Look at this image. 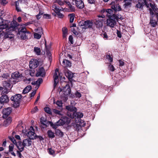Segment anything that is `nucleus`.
I'll return each instance as SVG.
<instances>
[{"instance_id": "obj_29", "label": "nucleus", "mask_w": 158, "mask_h": 158, "mask_svg": "<svg viewBox=\"0 0 158 158\" xmlns=\"http://www.w3.org/2000/svg\"><path fill=\"white\" fill-rule=\"evenodd\" d=\"M32 89L31 85H28L23 90L22 93L24 94H26L29 92Z\"/></svg>"}, {"instance_id": "obj_64", "label": "nucleus", "mask_w": 158, "mask_h": 158, "mask_svg": "<svg viewBox=\"0 0 158 158\" xmlns=\"http://www.w3.org/2000/svg\"><path fill=\"white\" fill-rule=\"evenodd\" d=\"M30 75L32 77H33L34 76V71L33 70H29Z\"/></svg>"}, {"instance_id": "obj_2", "label": "nucleus", "mask_w": 158, "mask_h": 158, "mask_svg": "<svg viewBox=\"0 0 158 158\" xmlns=\"http://www.w3.org/2000/svg\"><path fill=\"white\" fill-rule=\"evenodd\" d=\"M93 22L90 20H82L78 23V25L82 29H88L92 28Z\"/></svg>"}, {"instance_id": "obj_24", "label": "nucleus", "mask_w": 158, "mask_h": 158, "mask_svg": "<svg viewBox=\"0 0 158 158\" xmlns=\"http://www.w3.org/2000/svg\"><path fill=\"white\" fill-rule=\"evenodd\" d=\"M2 36L4 39L9 38L11 39L13 37V35L9 33V32L7 31V32H5L3 31L2 32Z\"/></svg>"}, {"instance_id": "obj_12", "label": "nucleus", "mask_w": 158, "mask_h": 158, "mask_svg": "<svg viewBox=\"0 0 158 158\" xmlns=\"http://www.w3.org/2000/svg\"><path fill=\"white\" fill-rule=\"evenodd\" d=\"M39 64V62L37 60H31L30 62L29 67L32 69H35L38 67Z\"/></svg>"}, {"instance_id": "obj_31", "label": "nucleus", "mask_w": 158, "mask_h": 158, "mask_svg": "<svg viewBox=\"0 0 158 158\" xmlns=\"http://www.w3.org/2000/svg\"><path fill=\"white\" fill-rule=\"evenodd\" d=\"M42 31V30H41V31H40V32H39V33H35L34 34V38L37 39H40L41 37V35L43 33Z\"/></svg>"}, {"instance_id": "obj_7", "label": "nucleus", "mask_w": 158, "mask_h": 158, "mask_svg": "<svg viewBox=\"0 0 158 158\" xmlns=\"http://www.w3.org/2000/svg\"><path fill=\"white\" fill-rule=\"evenodd\" d=\"M62 83H64L65 85L63 87V89L61 90V91L64 92L66 93V94H70L71 93V90L69 84H68L67 82L64 81L63 82H62Z\"/></svg>"}, {"instance_id": "obj_39", "label": "nucleus", "mask_w": 158, "mask_h": 158, "mask_svg": "<svg viewBox=\"0 0 158 158\" xmlns=\"http://www.w3.org/2000/svg\"><path fill=\"white\" fill-rule=\"evenodd\" d=\"M75 14H74L72 13L70 14H69L68 15L69 18L70 19V22L71 23H72L73 22L74 18L75 17Z\"/></svg>"}, {"instance_id": "obj_10", "label": "nucleus", "mask_w": 158, "mask_h": 158, "mask_svg": "<svg viewBox=\"0 0 158 158\" xmlns=\"http://www.w3.org/2000/svg\"><path fill=\"white\" fill-rule=\"evenodd\" d=\"M18 35H20L21 39L23 40H26L27 38L26 34V33H30L29 31H27V30H18Z\"/></svg>"}, {"instance_id": "obj_49", "label": "nucleus", "mask_w": 158, "mask_h": 158, "mask_svg": "<svg viewBox=\"0 0 158 158\" xmlns=\"http://www.w3.org/2000/svg\"><path fill=\"white\" fill-rule=\"evenodd\" d=\"M63 37L64 38H66L68 34V30H62Z\"/></svg>"}, {"instance_id": "obj_45", "label": "nucleus", "mask_w": 158, "mask_h": 158, "mask_svg": "<svg viewBox=\"0 0 158 158\" xmlns=\"http://www.w3.org/2000/svg\"><path fill=\"white\" fill-rule=\"evenodd\" d=\"M108 69L111 71L112 72L114 71L115 70V68L114 66L111 64V63H109L108 65Z\"/></svg>"}, {"instance_id": "obj_34", "label": "nucleus", "mask_w": 158, "mask_h": 158, "mask_svg": "<svg viewBox=\"0 0 158 158\" xmlns=\"http://www.w3.org/2000/svg\"><path fill=\"white\" fill-rule=\"evenodd\" d=\"M73 34L77 37H79V38H81L82 35L81 33L78 30H73Z\"/></svg>"}, {"instance_id": "obj_55", "label": "nucleus", "mask_w": 158, "mask_h": 158, "mask_svg": "<svg viewBox=\"0 0 158 158\" xmlns=\"http://www.w3.org/2000/svg\"><path fill=\"white\" fill-rule=\"evenodd\" d=\"M0 1L1 4L3 6H5L7 3L6 0H0Z\"/></svg>"}, {"instance_id": "obj_15", "label": "nucleus", "mask_w": 158, "mask_h": 158, "mask_svg": "<svg viewBox=\"0 0 158 158\" xmlns=\"http://www.w3.org/2000/svg\"><path fill=\"white\" fill-rule=\"evenodd\" d=\"M2 95L0 98V101L4 104V103H7L10 102V99H9L7 95L6 94H4Z\"/></svg>"}, {"instance_id": "obj_59", "label": "nucleus", "mask_w": 158, "mask_h": 158, "mask_svg": "<svg viewBox=\"0 0 158 158\" xmlns=\"http://www.w3.org/2000/svg\"><path fill=\"white\" fill-rule=\"evenodd\" d=\"M36 90H35L33 92L31 93L30 94V97H34L36 93Z\"/></svg>"}, {"instance_id": "obj_40", "label": "nucleus", "mask_w": 158, "mask_h": 158, "mask_svg": "<svg viewBox=\"0 0 158 158\" xmlns=\"http://www.w3.org/2000/svg\"><path fill=\"white\" fill-rule=\"evenodd\" d=\"M63 64H66V66L67 67H70L71 65V63L68 60H64L63 61Z\"/></svg>"}, {"instance_id": "obj_61", "label": "nucleus", "mask_w": 158, "mask_h": 158, "mask_svg": "<svg viewBox=\"0 0 158 158\" xmlns=\"http://www.w3.org/2000/svg\"><path fill=\"white\" fill-rule=\"evenodd\" d=\"M117 35L118 37L119 38H121L122 37V35L120 30H117Z\"/></svg>"}, {"instance_id": "obj_17", "label": "nucleus", "mask_w": 158, "mask_h": 158, "mask_svg": "<svg viewBox=\"0 0 158 158\" xmlns=\"http://www.w3.org/2000/svg\"><path fill=\"white\" fill-rule=\"evenodd\" d=\"M31 139H26L23 140L22 143V145L24 147L27 146L28 147L30 146L32 143V141Z\"/></svg>"}, {"instance_id": "obj_8", "label": "nucleus", "mask_w": 158, "mask_h": 158, "mask_svg": "<svg viewBox=\"0 0 158 158\" xmlns=\"http://www.w3.org/2000/svg\"><path fill=\"white\" fill-rule=\"evenodd\" d=\"M12 111L11 107H9L3 109L2 114L3 118H6L10 114Z\"/></svg>"}, {"instance_id": "obj_14", "label": "nucleus", "mask_w": 158, "mask_h": 158, "mask_svg": "<svg viewBox=\"0 0 158 158\" xmlns=\"http://www.w3.org/2000/svg\"><path fill=\"white\" fill-rule=\"evenodd\" d=\"M2 18L0 17V30L6 29L8 26L6 21H3Z\"/></svg>"}, {"instance_id": "obj_9", "label": "nucleus", "mask_w": 158, "mask_h": 158, "mask_svg": "<svg viewBox=\"0 0 158 158\" xmlns=\"http://www.w3.org/2000/svg\"><path fill=\"white\" fill-rule=\"evenodd\" d=\"M46 73L44 68L43 67L39 68L37 70L36 76V77L41 76L42 77H44Z\"/></svg>"}, {"instance_id": "obj_20", "label": "nucleus", "mask_w": 158, "mask_h": 158, "mask_svg": "<svg viewBox=\"0 0 158 158\" xmlns=\"http://www.w3.org/2000/svg\"><path fill=\"white\" fill-rule=\"evenodd\" d=\"M111 8L115 11H120L121 10V8L118 4H115V2H112L111 3Z\"/></svg>"}, {"instance_id": "obj_63", "label": "nucleus", "mask_w": 158, "mask_h": 158, "mask_svg": "<svg viewBox=\"0 0 158 158\" xmlns=\"http://www.w3.org/2000/svg\"><path fill=\"white\" fill-rule=\"evenodd\" d=\"M17 154L18 156V157L19 158H22V157H23V156L22 155L21 153L19 151V150H17Z\"/></svg>"}, {"instance_id": "obj_3", "label": "nucleus", "mask_w": 158, "mask_h": 158, "mask_svg": "<svg viewBox=\"0 0 158 158\" xmlns=\"http://www.w3.org/2000/svg\"><path fill=\"white\" fill-rule=\"evenodd\" d=\"M28 24V23H27L25 24L19 25L15 20L13 19L10 23V26L9 27V28L15 29L18 26H20L21 28L19 29V30H24V29H26L25 26Z\"/></svg>"}, {"instance_id": "obj_22", "label": "nucleus", "mask_w": 158, "mask_h": 158, "mask_svg": "<svg viewBox=\"0 0 158 158\" xmlns=\"http://www.w3.org/2000/svg\"><path fill=\"white\" fill-rule=\"evenodd\" d=\"M76 5L77 7L80 9L83 8L84 6V4L81 0H75Z\"/></svg>"}, {"instance_id": "obj_58", "label": "nucleus", "mask_w": 158, "mask_h": 158, "mask_svg": "<svg viewBox=\"0 0 158 158\" xmlns=\"http://www.w3.org/2000/svg\"><path fill=\"white\" fill-rule=\"evenodd\" d=\"M14 149V145L13 144H11L9 146V152H12Z\"/></svg>"}, {"instance_id": "obj_54", "label": "nucleus", "mask_w": 158, "mask_h": 158, "mask_svg": "<svg viewBox=\"0 0 158 158\" xmlns=\"http://www.w3.org/2000/svg\"><path fill=\"white\" fill-rule=\"evenodd\" d=\"M45 50H46V51L47 52V53L48 55H49L51 54V53H50V52L49 50H48L47 48L45 40Z\"/></svg>"}, {"instance_id": "obj_25", "label": "nucleus", "mask_w": 158, "mask_h": 158, "mask_svg": "<svg viewBox=\"0 0 158 158\" xmlns=\"http://www.w3.org/2000/svg\"><path fill=\"white\" fill-rule=\"evenodd\" d=\"M1 77L4 79H7L9 81H12L10 80V73H5L1 75Z\"/></svg>"}, {"instance_id": "obj_23", "label": "nucleus", "mask_w": 158, "mask_h": 158, "mask_svg": "<svg viewBox=\"0 0 158 158\" xmlns=\"http://www.w3.org/2000/svg\"><path fill=\"white\" fill-rule=\"evenodd\" d=\"M150 5L151 7V8H149L150 13L151 15H153L154 14V11L155 12L156 11V7L155 4L152 3H150Z\"/></svg>"}, {"instance_id": "obj_32", "label": "nucleus", "mask_w": 158, "mask_h": 158, "mask_svg": "<svg viewBox=\"0 0 158 158\" xmlns=\"http://www.w3.org/2000/svg\"><path fill=\"white\" fill-rule=\"evenodd\" d=\"M12 120V118L9 117L4 121V124L6 126L11 123Z\"/></svg>"}, {"instance_id": "obj_62", "label": "nucleus", "mask_w": 158, "mask_h": 158, "mask_svg": "<svg viewBox=\"0 0 158 158\" xmlns=\"http://www.w3.org/2000/svg\"><path fill=\"white\" fill-rule=\"evenodd\" d=\"M44 18L46 19H49L51 18L50 15L48 14H44Z\"/></svg>"}, {"instance_id": "obj_51", "label": "nucleus", "mask_w": 158, "mask_h": 158, "mask_svg": "<svg viewBox=\"0 0 158 158\" xmlns=\"http://www.w3.org/2000/svg\"><path fill=\"white\" fill-rule=\"evenodd\" d=\"M52 8H53V10H55V12L57 13V12H58L60 10L59 8H57L56 5L54 4L52 6Z\"/></svg>"}, {"instance_id": "obj_26", "label": "nucleus", "mask_w": 158, "mask_h": 158, "mask_svg": "<svg viewBox=\"0 0 158 158\" xmlns=\"http://www.w3.org/2000/svg\"><path fill=\"white\" fill-rule=\"evenodd\" d=\"M32 129L33 130V131H34L33 128L32 127ZM35 133L34 131H29L27 132V136L29 139H33V138L35 136L34 135L35 134Z\"/></svg>"}, {"instance_id": "obj_30", "label": "nucleus", "mask_w": 158, "mask_h": 158, "mask_svg": "<svg viewBox=\"0 0 158 158\" xmlns=\"http://www.w3.org/2000/svg\"><path fill=\"white\" fill-rule=\"evenodd\" d=\"M146 6V3L144 2H143L142 0H138V3L136 5V7L137 8H141L144 5Z\"/></svg>"}, {"instance_id": "obj_42", "label": "nucleus", "mask_w": 158, "mask_h": 158, "mask_svg": "<svg viewBox=\"0 0 158 158\" xmlns=\"http://www.w3.org/2000/svg\"><path fill=\"white\" fill-rule=\"evenodd\" d=\"M105 58L108 60L110 62V63L113 61V58L111 56L110 54L106 55L105 56Z\"/></svg>"}, {"instance_id": "obj_53", "label": "nucleus", "mask_w": 158, "mask_h": 158, "mask_svg": "<svg viewBox=\"0 0 158 158\" xmlns=\"http://www.w3.org/2000/svg\"><path fill=\"white\" fill-rule=\"evenodd\" d=\"M69 40L71 44H73V37L72 35H70L69 36Z\"/></svg>"}, {"instance_id": "obj_11", "label": "nucleus", "mask_w": 158, "mask_h": 158, "mask_svg": "<svg viewBox=\"0 0 158 158\" xmlns=\"http://www.w3.org/2000/svg\"><path fill=\"white\" fill-rule=\"evenodd\" d=\"M22 76V74H20L18 72H15L12 73L11 74V77H10V80L12 79L15 80V81L18 80L19 78H21Z\"/></svg>"}, {"instance_id": "obj_6", "label": "nucleus", "mask_w": 158, "mask_h": 158, "mask_svg": "<svg viewBox=\"0 0 158 158\" xmlns=\"http://www.w3.org/2000/svg\"><path fill=\"white\" fill-rule=\"evenodd\" d=\"M70 120L69 118L67 117H65L63 118V119H60L56 123L58 126H62L65 124H69L70 123Z\"/></svg>"}, {"instance_id": "obj_21", "label": "nucleus", "mask_w": 158, "mask_h": 158, "mask_svg": "<svg viewBox=\"0 0 158 158\" xmlns=\"http://www.w3.org/2000/svg\"><path fill=\"white\" fill-rule=\"evenodd\" d=\"M65 109L71 112H73V113L77 111V109L75 107L70 105L66 106H65Z\"/></svg>"}, {"instance_id": "obj_5", "label": "nucleus", "mask_w": 158, "mask_h": 158, "mask_svg": "<svg viewBox=\"0 0 158 158\" xmlns=\"http://www.w3.org/2000/svg\"><path fill=\"white\" fill-rule=\"evenodd\" d=\"M68 115L71 118H79V121L80 120L81 121L80 123H83L81 125L82 126V127H84L85 125V124L84 123H82L81 122V119H80V118L82 117L83 116V114L82 113L77 112L76 111L75 112H73L72 115L70 114V115H69V114Z\"/></svg>"}, {"instance_id": "obj_41", "label": "nucleus", "mask_w": 158, "mask_h": 158, "mask_svg": "<svg viewBox=\"0 0 158 158\" xmlns=\"http://www.w3.org/2000/svg\"><path fill=\"white\" fill-rule=\"evenodd\" d=\"M34 51L37 55H40L41 51L40 48L37 47H35L34 48Z\"/></svg>"}, {"instance_id": "obj_44", "label": "nucleus", "mask_w": 158, "mask_h": 158, "mask_svg": "<svg viewBox=\"0 0 158 158\" xmlns=\"http://www.w3.org/2000/svg\"><path fill=\"white\" fill-rule=\"evenodd\" d=\"M44 111L47 114H52V112L51 111V110L49 107H45L44 108Z\"/></svg>"}, {"instance_id": "obj_35", "label": "nucleus", "mask_w": 158, "mask_h": 158, "mask_svg": "<svg viewBox=\"0 0 158 158\" xmlns=\"http://www.w3.org/2000/svg\"><path fill=\"white\" fill-rule=\"evenodd\" d=\"M32 139H36L37 141H41L44 140V138L42 136L40 135H37L36 134L34 137V138H33Z\"/></svg>"}, {"instance_id": "obj_57", "label": "nucleus", "mask_w": 158, "mask_h": 158, "mask_svg": "<svg viewBox=\"0 0 158 158\" xmlns=\"http://www.w3.org/2000/svg\"><path fill=\"white\" fill-rule=\"evenodd\" d=\"M75 94L76 97L78 98H80L81 96V94L77 91H76Z\"/></svg>"}, {"instance_id": "obj_36", "label": "nucleus", "mask_w": 158, "mask_h": 158, "mask_svg": "<svg viewBox=\"0 0 158 158\" xmlns=\"http://www.w3.org/2000/svg\"><path fill=\"white\" fill-rule=\"evenodd\" d=\"M40 121L41 123L44 126H45L46 127H47L48 125H48L45 124L44 123H46V120H44V118L43 117H41L40 119Z\"/></svg>"}, {"instance_id": "obj_4", "label": "nucleus", "mask_w": 158, "mask_h": 158, "mask_svg": "<svg viewBox=\"0 0 158 158\" xmlns=\"http://www.w3.org/2000/svg\"><path fill=\"white\" fill-rule=\"evenodd\" d=\"M2 87L3 88L2 93L3 94H7L10 91L11 89V85L10 82L6 81H3L2 82Z\"/></svg>"}, {"instance_id": "obj_48", "label": "nucleus", "mask_w": 158, "mask_h": 158, "mask_svg": "<svg viewBox=\"0 0 158 158\" xmlns=\"http://www.w3.org/2000/svg\"><path fill=\"white\" fill-rule=\"evenodd\" d=\"M55 2L57 3L60 6H62L64 4V1H63L61 0H56Z\"/></svg>"}, {"instance_id": "obj_28", "label": "nucleus", "mask_w": 158, "mask_h": 158, "mask_svg": "<svg viewBox=\"0 0 158 158\" xmlns=\"http://www.w3.org/2000/svg\"><path fill=\"white\" fill-rule=\"evenodd\" d=\"M56 135L60 137H62L64 135V133L59 129H56L55 132Z\"/></svg>"}, {"instance_id": "obj_47", "label": "nucleus", "mask_w": 158, "mask_h": 158, "mask_svg": "<svg viewBox=\"0 0 158 158\" xmlns=\"http://www.w3.org/2000/svg\"><path fill=\"white\" fill-rule=\"evenodd\" d=\"M69 9V11L70 12H73L75 11V8L71 4L68 6Z\"/></svg>"}, {"instance_id": "obj_1", "label": "nucleus", "mask_w": 158, "mask_h": 158, "mask_svg": "<svg viewBox=\"0 0 158 158\" xmlns=\"http://www.w3.org/2000/svg\"><path fill=\"white\" fill-rule=\"evenodd\" d=\"M22 98V95L19 94H16L11 96L10 98V102L11 106L15 108L19 107Z\"/></svg>"}, {"instance_id": "obj_19", "label": "nucleus", "mask_w": 158, "mask_h": 158, "mask_svg": "<svg viewBox=\"0 0 158 158\" xmlns=\"http://www.w3.org/2000/svg\"><path fill=\"white\" fill-rule=\"evenodd\" d=\"M111 18V17H109V19H107V24L108 26L111 27H113L114 25H115L116 22L115 19H114Z\"/></svg>"}, {"instance_id": "obj_60", "label": "nucleus", "mask_w": 158, "mask_h": 158, "mask_svg": "<svg viewBox=\"0 0 158 158\" xmlns=\"http://www.w3.org/2000/svg\"><path fill=\"white\" fill-rule=\"evenodd\" d=\"M152 30H144V33L147 35H148L149 36L150 35H151V31Z\"/></svg>"}, {"instance_id": "obj_52", "label": "nucleus", "mask_w": 158, "mask_h": 158, "mask_svg": "<svg viewBox=\"0 0 158 158\" xmlns=\"http://www.w3.org/2000/svg\"><path fill=\"white\" fill-rule=\"evenodd\" d=\"M58 75L57 73H54V74L53 75V78L54 81H56L58 80Z\"/></svg>"}, {"instance_id": "obj_50", "label": "nucleus", "mask_w": 158, "mask_h": 158, "mask_svg": "<svg viewBox=\"0 0 158 158\" xmlns=\"http://www.w3.org/2000/svg\"><path fill=\"white\" fill-rule=\"evenodd\" d=\"M56 104L58 106L60 107H62L63 102L62 101L57 100L56 102Z\"/></svg>"}, {"instance_id": "obj_37", "label": "nucleus", "mask_w": 158, "mask_h": 158, "mask_svg": "<svg viewBox=\"0 0 158 158\" xmlns=\"http://www.w3.org/2000/svg\"><path fill=\"white\" fill-rule=\"evenodd\" d=\"M49 124L52 127V128L54 129H56L58 126L55 123L54 124L52 122L50 121H48L47 122V124Z\"/></svg>"}, {"instance_id": "obj_38", "label": "nucleus", "mask_w": 158, "mask_h": 158, "mask_svg": "<svg viewBox=\"0 0 158 158\" xmlns=\"http://www.w3.org/2000/svg\"><path fill=\"white\" fill-rule=\"evenodd\" d=\"M150 23L151 26L155 27L157 25V22L156 20H153L152 19H151Z\"/></svg>"}, {"instance_id": "obj_27", "label": "nucleus", "mask_w": 158, "mask_h": 158, "mask_svg": "<svg viewBox=\"0 0 158 158\" xmlns=\"http://www.w3.org/2000/svg\"><path fill=\"white\" fill-rule=\"evenodd\" d=\"M103 13L105 14H106V15L108 17H111L110 15H111L113 13V11L110 9H107L106 10H104Z\"/></svg>"}, {"instance_id": "obj_43", "label": "nucleus", "mask_w": 158, "mask_h": 158, "mask_svg": "<svg viewBox=\"0 0 158 158\" xmlns=\"http://www.w3.org/2000/svg\"><path fill=\"white\" fill-rule=\"evenodd\" d=\"M52 111L56 115H59L62 116V114L61 113V111L56 109H53Z\"/></svg>"}, {"instance_id": "obj_16", "label": "nucleus", "mask_w": 158, "mask_h": 158, "mask_svg": "<svg viewBox=\"0 0 158 158\" xmlns=\"http://www.w3.org/2000/svg\"><path fill=\"white\" fill-rule=\"evenodd\" d=\"M43 80L41 78H39L36 81H33L31 84L32 85H36L35 88L37 89L40 87V85L42 83Z\"/></svg>"}, {"instance_id": "obj_13", "label": "nucleus", "mask_w": 158, "mask_h": 158, "mask_svg": "<svg viewBox=\"0 0 158 158\" xmlns=\"http://www.w3.org/2000/svg\"><path fill=\"white\" fill-rule=\"evenodd\" d=\"M65 74L68 78L69 80L72 83L73 81L72 78L73 77V73L69 70H67L65 72Z\"/></svg>"}, {"instance_id": "obj_33", "label": "nucleus", "mask_w": 158, "mask_h": 158, "mask_svg": "<svg viewBox=\"0 0 158 158\" xmlns=\"http://www.w3.org/2000/svg\"><path fill=\"white\" fill-rule=\"evenodd\" d=\"M47 135L50 138H53L55 137L54 133L51 130H49L48 131Z\"/></svg>"}, {"instance_id": "obj_56", "label": "nucleus", "mask_w": 158, "mask_h": 158, "mask_svg": "<svg viewBox=\"0 0 158 158\" xmlns=\"http://www.w3.org/2000/svg\"><path fill=\"white\" fill-rule=\"evenodd\" d=\"M102 32L104 33L102 34L101 35L102 36H103L104 38H106L107 39L108 38V36L107 35L106 32L103 31V30H102Z\"/></svg>"}, {"instance_id": "obj_46", "label": "nucleus", "mask_w": 158, "mask_h": 158, "mask_svg": "<svg viewBox=\"0 0 158 158\" xmlns=\"http://www.w3.org/2000/svg\"><path fill=\"white\" fill-rule=\"evenodd\" d=\"M48 152L49 153L52 155H54L55 154V152L54 150H53L51 148H49L48 149Z\"/></svg>"}, {"instance_id": "obj_18", "label": "nucleus", "mask_w": 158, "mask_h": 158, "mask_svg": "<svg viewBox=\"0 0 158 158\" xmlns=\"http://www.w3.org/2000/svg\"><path fill=\"white\" fill-rule=\"evenodd\" d=\"M94 23L98 28L100 29L103 26L102 20V19H96V21Z\"/></svg>"}]
</instances>
